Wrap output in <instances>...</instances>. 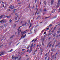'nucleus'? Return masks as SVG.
<instances>
[{"instance_id":"obj_28","label":"nucleus","mask_w":60,"mask_h":60,"mask_svg":"<svg viewBox=\"0 0 60 60\" xmlns=\"http://www.w3.org/2000/svg\"><path fill=\"white\" fill-rule=\"evenodd\" d=\"M4 26H7V23H6L4 25Z\"/></svg>"},{"instance_id":"obj_56","label":"nucleus","mask_w":60,"mask_h":60,"mask_svg":"<svg viewBox=\"0 0 60 60\" xmlns=\"http://www.w3.org/2000/svg\"><path fill=\"white\" fill-rule=\"evenodd\" d=\"M19 29H17V30H18V32H19Z\"/></svg>"},{"instance_id":"obj_43","label":"nucleus","mask_w":60,"mask_h":60,"mask_svg":"<svg viewBox=\"0 0 60 60\" xmlns=\"http://www.w3.org/2000/svg\"><path fill=\"white\" fill-rule=\"evenodd\" d=\"M41 52H42V48L41 49Z\"/></svg>"},{"instance_id":"obj_45","label":"nucleus","mask_w":60,"mask_h":60,"mask_svg":"<svg viewBox=\"0 0 60 60\" xmlns=\"http://www.w3.org/2000/svg\"><path fill=\"white\" fill-rule=\"evenodd\" d=\"M47 57H48V56H46L45 57V60H46L47 59Z\"/></svg>"},{"instance_id":"obj_1","label":"nucleus","mask_w":60,"mask_h":60,"mask_svg":"<svg viewBox=\"0 0 60 60\" xmlns=\"http://www.w3.org/2000/svg\"><path fill=\"white\" fill-rule=\"evenodd\" d=\"M33 45H34V44L33 43H32L31 46H30V49L29 51V53H30L33 50Z\"/></svg>"},{"instance_id":"obj_29","label":"nucleus","mask_w":60,"mask_h":60,"mask_svg":"<svg viewBox=\"0 0 60 60\" xmlns=\"http://www.w3.org/2000/svg\"><path fill=\"white\" fill-rule=\"evenodd\" d=\"M54 56H55V55H54L52 56V59L54 58Z\"/></svg>"},{"instance_id":"obj_52","label":"nucleus","mask_w":60,"mask_h":60,"mask_svg":"<svg viewBox=\"0 0 60 60\" xmlns=\"http://www.w3.org/2000/svg\"><path fill=\"white\" fill-rule=\"evenodd\" d=\"M25 50V49H22V51H24V50Z\"/></svg>"},{"instance_id":"obj_55","label":"nucleus","mask_w":60,"mask_h":60,"mask_svg":"<svg viewBox=\"0 0 60 60\" xmlns=\"http://www.w3.org/2000/svg\"><path fill=\"white\" fill-rule=\"evenodd\" d=\"M16 10H17V9H14L13 10V11H16Z\"/></svg>"},{"instance_id":"obj_25","label":"nucleus","mask_w":60,"mask_h":60,"mask_svg":"<svg viewBox=\"0 0 60 60\" xmlns=\"http://www.w3.org/2000/svg\"><path fill=\"white\" fill-rule=\"evenodd\" d=\"M53 37H55L56 36V34L55 33H54V34H53Z\"/></svg>"},{"instance_id":"obj_35","label":"nucleus","mask_w":60,"mask_h":60,"mask_svg":"<svg viewBox=\"0 0 60 60\" xmlns=\"http://www.w3.org/2000/svg\"><path fill=\"white\" fill-rule=\"evenodd\" d=\"M44 38H43V39H42V42H43L44 41Z\"/></svg>"},{"instance_id":"obj_24","label":"nucleus","mask_w":60,"mask_h":60,"mask_svg":"<svg viewBox=\"0 0 60 60\" xmlns=\"http://www.w3.org/2000/svg\"><path fill=\"white\" fill-rule=\"evenodd\" d=\"M52 34V32L51 33H51H49L48 34V35L49 36L50 35V34Z\"/></svg>"},{"instance_id":"obj_44","label":"nucleus","mask_w":60,"mask_h":60,"mask_svg":"<svg viewBox=\"0 0 60 60\" xmlns=\"http://www.w3.org/2000/svg\"><path fill=\"white\" fill-rule=\"evenodd\" d=\"M13 7H14L13 6H12L11 7V9H13Z\"/></svg>"},{"instance_id":"obj_34","label":"nucleus","mask_w":60,"mask_h":60,"mask_svg":"<svg viewBox=\"0 0 60 60\" xmlns=\"http://www.w3.org/2000/svg\"><path fill=\"white\" fill-rule=\"evenodd\" d=\"M44 11H47V9H46V8H45L44 9Z\"/></svg>"},{"instance_id":"obj_22","label":"nucleus","mask_w":60,"mask_h":60,"mask_svg":"<svg viewBox=\"0 0 60 60\" xmlns=\"http://www.w3.org/2000/svg\"><path fill=\"white\" fill-rule=\"evenodd\" d=\"M52 26V24H50L48 26V27H50V26Z\"/></svg>"},{"instance_id":"obj_61","label":"nucleus","mask_w":60,"mask_h":60,"mask_svg":"<svg viewBox=\"0 0 60 60\" xmlns=\"http://www.w3.org/2000/svg\"><path fill=\"white\" fill-rule=\"evenodd\" d=\"M33 55H35V52H34L33 53Z\"/></svg>"},{"instance_id":"obj_63","label":"nucleus","mask_w":60,"mask_h":60,"mask_svg":"<svg viewBox=\"0 0 60 60\" xmlns=\"http://www.w3.org/2000/svg\"><path fill=\"white\" fill-rule=\"evenodd\" d=\"M7 15H5V17H7Z\"/></svg>"},{"instance_id":"obj_59","label":"nucleus","mask_w":60,"mask_h":60,"mask_svg":"<svg viewBox=\"0 0 60 60\" xmlns=\"http://www.w3.org/2000/svg\"><path fill=\"white\" fill-rule=\"evenodd\" d=\"M49 59H50V57H49L48 58V59L47 60H49Z\"/></svg>"},{"instance_id":"obj_36","label":"nucleus","mask_w":60,"mask_h":60,"mask_svg":"<svg viewBox=\"0 0 60 60\" xmlns=\"http://www.w3.org/2000/svg\"><path fill=\"white\" fill-rule=\"evenodd\" d=\"M57 15H56V16H55L54 17V18H56V17H57Z\"/></svg>"},{"instance_id":"obj_51","label":"nucleus","mask_w":60,"mask_h":60,"mask_svg":"<svg viewBox=\"0 0 60 60\" xmlns=\"http://www.w3.org/2000/svg\"><path fill=\"white\" fill-rule=\"evenodd\" d=\"M44 43H43V42L42 43V45L43 46L44 45Z\"/></svg>"},{"instance_id":"obj_38","label":"nucleus","mask_w":60,"mask_h":60,"mask_svg":"<svg viewBox=\"0 0 60 60\" xmlns=\"http://www.w3.org/2000/svg\"><path fill=\"white\" fill-rule=\"evenodd\" d=\"M19 33H20V32H18V35H19L20 34H19Z\"/></svg>"},{"instance_id":"obj_21","label":"nucleus","mask_w":60,"mask_h":60,"mask_svg":"<svg viewBox=\"0 0 60 60\" xmlns=\"http://www.w3.org/2000/svg\"><path fill=\"white\" fill-rule=\"evenodd\" d=\"M3 8L4 9H5V10H6V9H7V8L6 7V6H5L4 7V8Z\"/></svg>"},{"instance_id":"obj_60","label":"nucleus","mask_w":60,"mask_h":60,"mask_svg":"<svg viewBox=\"0 0 60 60\" xmlns=\"http://www.w3.org/2000/svg\"><path fill=\"white\" fill-rule=\"evenodd\" d=\"M51 43V41L50 42H49L48 44H50Z\"/></svg>"},{"instance_id":"obj_19","label":"nucleus","mask_w":60,"mask_h":60,"mask_svg":"<svg viewBox=\"0 0 60 60\" xmlns=\"http://www.w3.org/2000/svg\"><path fill=\"white\" fill-rule=\"evenodd\" d=\"M36 32V29H35L34 30V32L35 33Z\"/></svg>"},{"instance_id":"obj_4","label":"nucleus","mask_w":60,"mask_h":60,"mask_svg":"<svg viewBox=\"0 0 60 60\" xmlns=\"http://www.w3.org/2000/svg\"><path fill=\"white\" fill-rule=\"evenodd\" d=\"M30 24V26L29 27V28H30L31 27V26H32V25L31 24V23L30 22H28L27 23L28 25H29Z\"/></svg>"},{"instance_id":"obj_33","label":"nucleus","mask_w":60,"mask_h":60,"mask_svg":"<svg viewBox=\"0 0 60 60\" xmlns=\"http://www.w3.org/2000/svg\"><path fill=\"white\" fill-rule=\"evenodd\" d=\"M53 55V52H52L51 54V56H52V55Z\"/></svg>"},{"instance_id":"obj_50","label":"nucleus","mask_w":60,"mask_h":60,"mask_svg":"<svg viewBox=\"0 0 60 60\" xmlns=\"http://www.w3.org/2000/svg\"><path fill=\"white\" fill-rule=\"evenodd\" d=\"M52 50H53V51H56V50L55 49H53Z\"/></svg>"},{"instance_id":"obj_42","label":"nucleus","mask_w":60,"mask_h":60,"mask_svg":"<svg viewBox=\"0 0 60 60\" xmlns=\"http://www.w3.org/2000/svg\"><path fill=\"white\" fill-rule=\"evenodd\" d=\"M33 47H35V44H34L33 45Z\"/></svg>"},{"instance_id":"obj_2","label":"nucleus","mask_w":60,"mask_h":60,"mask_svg":"<svg viewBox=\"0 0 60 60\" xmlns=\"http://www.w3.org/2000/svg\"><path fill=\"white\" fill-rule=\"evenodd\" d=\"M60 0H58V3L57 4V5L56 6V7H59V6L60 5Z\"/></svg>"},{"instance_id":"obj_20","label":"nucleus","mask_w":60,"mask_h":60,"mask_svg":"<svg viewBox=\"0 0 60 60\" xmlns=\"http://www.w3.org/2000/svg\"><path fill=\"white\" fill-rule=\"evenodd\" d=\"M26 24H27V22H26L24 23V26H26Z\"/></svg>"},{"instance_id":"obj_11","label":"nucleus","mask_w":60,"mask_h":60,"mask_svg":"<svg viewBox=\"0 0 60 60\" xmlns=\"http://www.w3.org/2000/svg\"><path fill=\"white\" fill-rule=\"evenodd\" d=\"M4 16V15H1V16L0 17V19H1V18H2Z\"/></svg>"},{"instance_id":"obj_12","label":"nucleus","mask_w":60,"mask_h":60,"mask_svg":"<svg viewBox=\"0 0 60 60\" xmlns=\"http://www.w3.org/2000/svg\"><path fill=\"white\" fill-rule=\"evenodd\" d=\"M21 34L22 35V36L21 37V38H22V37H23V32H21Z\"/></svg>"},{"instance_id":"obj_47","label":"nucleus","mask_w":60,"mask_h":60,"mask_svg":"<svg viewBox=\"0 0 60 60\" xmlns=\"http://www.w3.org/2000/svg\"><path fill=\"white\" fill-rule=\"evenodd\" d=\"M51 38V37H50L49 38H48V39L49 40H50V38Z\"/></svg>"},{"instance_id":"obj_26","label":"nucleus","mask_w":60,"mask_h":60,"mask_svg":"<svg viewBox=\"0 0 60 60\" xmlns=\"http://www.w3.org/2000/svg\"><path fill=\"white\" fill-rule=\"evenodd\" d=\"M20 19H19L18 21H15V22H19V20Z\"/></svg>"},{"instance_id":"obj_31","label":"nucleus","mask_w":60,"mask_h":60,"mask_svg":"<svg viewBox=\"0 0 60 60\" xmlns=\"http://www.w3.org/2000/svg\"><path fill=\"white\" fill-rule=\"evenodd\" d=\"M26 39H25L24 40L23 42H26Z\"/></svg>"},{"instance_id":"obj_17","label":"nucleus","mask_w":60,"mask_h":60,"mask_svg":"<svg viewBox=\"0 0 60 60\" xmlns=\"http://www.w3.org/2000/svg\"><path fill=\"white\" fill-rule=\"evenodd\" d=\"M46 1H44V4H45V5H46Z\"/></svg>"},{"instance_id":"obj_5","label":"nucleus","mask_w":60,"mask_h":60,"mask_svg":"<svg viewBox=\"0 0 60 60\" xmlns=\"http://www.w3.org/2000/svg\"><path fill=\"white\" fill-rule=\"evenodd\" d=\"M4 52H0V56H2V55H4Z\"/></svg>"},{"instance_id":"obj_49","label":"nucleus","mask_w":60,"mask_h":60,"mask_svg":"<svg viewBox=\"0 0 60 60\" xmlns=\"http://www.w3.org/2000/svg\"><path fill=\"white\" fill-rule=\"evenodd\" d=\"M38 7V6H37V5L36 6V9H37V7Z\"/></svg>"},{"instance_id":"obj_39","label":"nucleus","mask_w":60,"mask_h":60,"mask_svg":"<svg viewBox=\"0 0 60 60\" xmlns=\"http://www.w3.org/2000/svg\"><path fill=\"white\" fill-rule=\"evenodd\" d=\"M3 46V45H2L0 46V48H2V47Z\"/></svg>"},{"instance_id":"obj_10","label":"nucleus","mask_w":60,"mask_h":60,"mask_svg":"<svg viewBox=\"0 0 60 60\" xmlns=\"http://www.w3.org/2000/svg\"><path fill=\"white\" fill-rule=\"evenodd\" d=\"M25 53V52H22L21 53V55H22Z\"/></svg>"},{"instance_id":"obj_6","label":"nucleus","mask_w":60,"mask_h":60,"mask_svg":"<svg viewBox=\"0 0 60 60\" xmlns=\"http://www.w3.org/2000/svg\"><path fill=\"white\" fill-rule=\"evenodd\" d=\"M54 44H53L52 45V49H51L52 51H53V48L54 47Z\"/></svg>"},{"instance_id":"obj_46","label":"nucleus","mask_w":60,"mask_h":60,"mask_svg":"<svg viewBox=\"0 0 60 60\" xmlns=\"http://www.w3.org/2000/svg\"><path fill=\"white\" fill-rule=\"evenodd\" d=\"M60 11V8L59 9V11H58V12H59Z\"/></svg>"},{"instance_id":"obj_16","label":"nucleus","mask_w":60,"mask_h":60,"mask_svg":"<svg viewBox=\"0 0 60 60\" xmlns=\"http://www.w3.org/2000/svg\"><path fill=\"white\" fill-rule=\"evenodd\" d=\"M26 36V34H25L22 37V38H24L25 37V36Z\"/></svg>"},{"instance_id":"obj_53","label":"nucleus","mask_w":60,"mask_h":60,"mask_svg":"<svg viewBox=\"0 0 60 60\" xmlns=\"http://www.w3.org/2000/svg\"><path fill=\"white\" fill-rule=\"evenodd\" d=\"M10 16H8L7 17V18H10Z\"/></svg>"},{"instance_id":"obj_7","label":"nucleus","mask_w":60,"mask_h":60,"mask_svg":"<svg viewBox=\"0 0 60 60\" xmlns=\"http://www.w3.org/2000/svg\"><path fill=\"white\" fill-rule=\"evenodd\" d=\"M60 44V42H59L58 43L57 45H56L55 46V47H56L57 46H59V45Z\"/></svg>"},{"instance_id":"obj_41","label":"nucleus","mask_w":60,"mask_h":60,"mask_svg":"<svg viewBox=\"0 0 60 60\" xmlns=\"http://www.w3.org/2000/svg\"><path fill=\"white\" fill-rule=\"evenodd\" d=\"M15 11H14L12 13V14H13V13H15Z\"/></svg>"},{"instance_id":"obj_40","label":"nucleus","mask_w":60,"mask_h":60,"mask_svg":"<svg viewBox=\"0 0 60 60\" xmlns=\"http://www.w3.org/2000/svg\"><path fill=\"white\" fill-rule=\"evenodd\" d=\"M36 41H37V39H35L34 41V42H35Z\"/></svg>"},{"instance_id":"obj_14","label":"nucleus","mask_w":60,"mask_h":60,"mask_svg":"<svg viewBox=\"0 0 60 60\" xmlns=\"http://www.w3.org/2000/svg\"><path fill=\"white\" fill-rule=\"evenodd\" d=\"M14 56L13 55H12V58L13 59V58H14Z\"/></svg>"},{"instance_id":"obj_48","label":"nucleus","mask_w":60,"mask_h":60,"mask_svg":"<svg viewBox=\"0 0 60 60\" xmlns=\"http://www.w3.org/2000/svg\"><path fill=\"white\" fill-rule=\"evenodd\" d=\"M12 42V41H11L9 43V44H11V43Z\"/></svg>"},{"instance_id":"obj_57","label":"nucleus","mask_w":60,"mask_h":60,"mask_svg":"<svg viewBox=\"0 0 60 60\" xmlns=\"http://www.w3.org/2000/svg\"><path fill=\"white\" fill-rule=\"evenodd\" d=\"M54 30H52V32L53 33V32H54Z\"/></svg>"},{"instance_id":"obj_37","label":"nucleus","mask_w":60,"mask_h":60,"mask_svg":"<svg viewBox=\"0 0 60 60\" xmlns=\"http://www.w3.org/2000/svg\"><path fill=\"white\" fill-rule=\"evenodd\" d=\"M15 18L16 20H17V17H15Z\"/></svg>"},{"instance_id":"obj_62","label":"nucleus","mask_w":60,"mask_h":60,"mask_svg":"<svg viewBox=\"0 0 60 60\" xmlns=\"http://www.w3.org/2000/svg\"><path fill=\"white\" fill-rule=\"evenodd\" d=\"M57 32L58 33H60V31H58Z\"/></svg>"},{"instance_id":"obj_32","label":"nucleus","mask_w":60,"mask_h":60,"mask_svg":"<svg viewBox=\"0 0 60 60\" xmlns=\"http://www.w3.org/2000/svg\"><path fill=\"white\" fill-rule=\"evenodd\" d=\"M46 33V32L45 31L44 33L43 34H45Z\"/></svg>"},{"instance_id":"obj_30","label":"nucleus","mask_w":60,"mask_h":60,"mask_svg":"<svg viewBox=\"0 0 60 60\" xmlns=\"http://www.w3.org/2000/svg\"><path fill=\"white\" fill-rule=\"evenodd\" d=\"M34 41V39H33L32 41H31L30 42V43H31L32 42H33Z\"/></svg>"},{"instance_id":"obj_13","label":"nucleus","mask_w":60,"mask_h":60,"mask_svg":"<svg viewBox=\"0 0 60 60\" xmlns=\"http://www.w3.org/2000/svg\"><path fill=\"white\" fill-rule=\"evenodd\" d=\"M28 30H27L26 31H24V32H23V34H25V33H26V31H27Z\"/></svg>"},{"instance_id":"obj_8","label":"nucleus","mask_w":60,"mask_h":60,"mask_svg":"<svg viewBox=\"0 0 60 60\" xmlns=\"http://www.w3.org/2000/svg\"><path fill=\"white\" fill-rule=\"evenodd\" d=\"M60 44V42H59L58 43L57 45H56L55 46V47H56L57 46H59V45Z\"/></svg>"},{"instance_id":"obj_64","label":"nucleus","mask_w":60,"mask_h":60,"mask_svg":"<svg viewBox=\"0 0 60 60\" xmlns=\"http://www.w3.org/2000/svg\"><path fill=\"white\" fill-rule=\"evenodd\" d=\"M13 38L12 37V36H11L10 38V39H11V38Z\"/></svg>"},{"instance_id":"obj_27","label":"nucleus","mask_w":60,"mask_h":60,"mask_svg":"<svg viewBox=\"0 0 60 60\" xmlns=\"http://www.w3.org/2000/svg\"><path fill=\"white\" fill-rule=\"evenodd\" d=\"M16 57H14V60H16Z\"/></svg>"},{"instance_id":"obj_58","label":"nucleus","mask_w":60,"mask_h":60,"mask_svg":"<svg viewBox=\"0 0 60 60\" xmlns=\"http://www.w3.org/2000/svg\"><path fill=\"white\" fill-rule=\"evenodd\" d=\"M29 47H30V45H28L27 49H28L29 48Z\"/></svg>"},{"instance_id":"obj_23","label":"nucleus","mask_w":60,"mask_h":60,"mask_svg":"<svg viewBox=\"0 0 60 60\" xmlns=\"http://www.w3.org/2000/svg\"><path fill=\"white\" fill-rule=\"evenodd\" d=\"M55 11H54L53 10H52V13H54V12H55Z\"/></svg>"},{"instance_id":"obj_15","label":"nucleus","mask_w":60,"mask_h":60,"mask_svg":"<svg viewBox=\"0 0 60 60\" xmlns=\"http://www.w3.org/2000/svg\"><path fill=\"white\" fill-rule=\"evenodd\" d=\"M13 50V49H12L10 50V51H8V52H11Z\"/></svg>"},{"instance_id":"obj_9","label":"nucleus","mask_w":60,"mask_h":60,"mask_svg":"<svg viewBox=\"0 0 60 60\" xmlns=\"http://www.w3.org/2000/svg\"><path fill=\"white\" fill-rule=\"evenodd\" d=\"M53 2L54 1H53V0H52L51 3V5L53 4Z\"/></svg>"},{"instance_id":"obj_3","label":"nucleus","mask_w":60,"mask_h":60,"mask_svg":"<svg viewBox=\"0 0 60 60\" xmlns=\"http://www.w3.org/2000/svg\"><path fill=\"white\" fill-rule=\"evenodd\" d=\"M5 19H4L1 20L0 21V22H1L2 23H3L6 22V21H4V20Z\"/></svg>"},{"instance_id":"obj_18","label":"nucleus","mask_w":60,"mask_h":60,"mask_svg":"<svg viewBox=\"0 0 60 60\" xmlns=\"http://www.w3.org/2000/svg\"><path fill=\"white\" fill-rule=\"evenodd\" d=\"M5 37V36H4L3 37V38H2V40H1L2 41L3 40V39H4V37Z\"/></svg>"},{"instance_id":"obj_54","label":"nucleus","mask_w":60,"mask_h":60,"mask_svg":"<svg viewBox=\"0 0 60 60\" xmlns=\"http://www.w3.org/2000/svg\"><path fill=\"white\" fill-rule=\"evenodd\" d=\"M34 5H33V7H32V8H34Z\"/></svg>"}]
</instances>
